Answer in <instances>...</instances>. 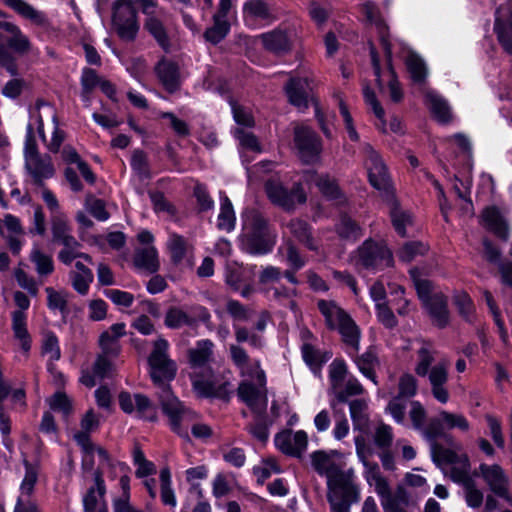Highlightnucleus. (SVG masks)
Instances as JSON below:
<instances>
[{"mask_svg": "<svg viewBox=\"0 0 512 512\" xmlns=\"http://www.w3.org/2000/svg\"><path fill=\"white\" fill-rule=\"evenodd\" d=\"M447 304V297H445L441 292L434 293L431 299L423 303L432 318L433 323L439 328H444L449 323V311Z\"/></svg>", "mask_w": 512, "mask_h": 512, "instance_id": "28", "label": "nucleus"}, {"mask_svg": "<svg viewBox=\"0 0 512 512\" xmlns=\"http://www.w3.org/2000/svg\"><path fill=\"white\" fill-rule=\"evenodd\" d=\"M112 26L122 40L128 42L135 40L140 26L137 21V12L131 0L115 1L113 4Z\"/></svg>", "mask_w": 512, "mask_h": 512, "instance_id": "10", "label": "nucleus"}, {"mask_svg": "<svg viewBox=\"0 0 512 512\" xmlns=\"http://www.w3.org/2000/svg\"><path fill=\"white\" fill-rule=\"evenodd\" d=\"M450 362L446 358L436 361V350L431 344L423 343L417 350L415 373L419 377H428L433 397L441 404L449 401L446 387L449 380Z\"/></svg>", "mask_w": 512, "mask_h": 512, "instance_id": "3", "label": "nucleus"}, {"mask_svg": "<svg viewBox=\"0 0 512 512\" xmlns=\"http://www.w3.org/2000/svg\"><path fill=\"white\" fill-rule=\"evenodd\" d=\"M479 471L490 490L497 496L512 504V496L508 492V478L499 465L481 464Z\"/></svg>", "mask_w": 512, "mask_h": 512, "instance_id": "22", "label": "nucleus"}, {"mask_svg": "<svg viewBox=\"0 0 512 512\" xmlns=\"http://www.w3.org/2000/svg\"><path fill=\"white\" fill-rule=\"evenodd\" d=\"M306 181L315 183V185L325 197L338 200L339 203L344 202L338 185L336 184L335 180L331 179L329 176L317 175L314 172H307Z\"/></svg>", "mask_w": 512, "mask_h": 512, "instance_id": "38", "label": "nucleus"}, {"mask_svg": "<svg viewBox=\"0 0 512 512\" xmlns=\"http://www.w3.org/2000/svg\"><path fill=\"white\" fill-rule=\"evenodd\" d=\"M294 142L300 158L305 163H312L318 159L322 150L321 141L308 126L298 125L295 127Z\"/></svg>", "mask_w": 512, "mask_h": 512, "instance_id": "17", "label": "nucleus"}, {"mask_svg": "<svg viewBox=\"0 0 512 512\" xmlns=\"http://www.w3.org/2000/svg\"><path fill=\"white\" fill-rule=\"evenodd\" d=\"M134 264L138 269L148 273H155L159 269L158 253L154 246L137 249Z\"/></svg>", "mask_w": 512, "mask_h": 512, "instance_id": "40", "label": "nucleus"}, {"mask_svg": "<svg viewBox=\"0 0 512 512\" xmlns=\"http://www.w3.org/2000/svg\"><path fill=\"white\" fill-rule=\"evenodd\" d=\"M161 501L164 505L175 507L177 504L174 490L172 489L171 473L169 468L161 469L160 475Z\"/></svg>", "mask_w": 512, "mask_h": 512, "instance_id": "51", "label": "nucleus"}, {"mask_svg": "<svg viewBox=\"0 0 512 512\" xmlns=\"http://www.w3.org/2000/svg\"><path fill=\"white\" fill-rule=\"evenodd\" d=\"M214 344L209 339L196 342L188 351L189 365L192 369L190 379L194 392L202 398L215 397L229 400L233 392L228 381L219 382L215 379L209 363L213 357Z\"/></svg>", "mask_w": 512, "mask_h": 512, "instance_id": "1", "label": "nucleus"}, {"mask_svg": "<svg viewBox=\"0 0 512 512\" xmlns=\"http://www.w3.org/2000/svg\"><path fill=\"white\" fill-rule=\"evenodd\" d=\"M229 354L240 375L256 381V384L243 381L238 387V396L252 409H265L267 406V380L260 360L251 359L247 351L240 345H230Z\"/></svg>", "mask_w": 512, "mask_h": 512, "instance_id": "2", "label": "nucleus"}, {"mask_svg": "<svg viewBox=\"0 0 512 512\" xmlns=\"http://www.w3.org/2000/svg\"><path fill=\"white\" fill-rule=\"evenodd\" d=\"M164 323L168 328L179 329L192 325L193 319L182 309L172 307L167 311Z\"/></svg>", "mask_w": 512, "mask_h": 512, "instance_id": "55", "label": "nucleus"}, {"mask_svg": "<svg viewBox=\"0 0 512 512\" xmlns=\"http://www.w3.org/2000/svg\"><path fill=\"white\" fill-rule=\"evenodd\" d=\"M327 487V498L333 512H349L351 504L359 499V492L352 478L342 481V484L335 483Z\"/></svg>", "mask_w": 512, "mask_h": 512, "instance_id": "18", "label": "nucleus"}, {"mask_svg": "<svg viewBox=\"0 0 512 512\" xmlns=\"http://www.w3.org/2000/svg\"><path fill=\"white\" fill-rule=\"evenodd\" d=\"M406 66L415 83H423L427 77V67L424 60L414 52L409 51L406 57Z\"/></svg>", "mask_w": 512, "mask_h": 512, "instance_id": "49", "label": "nucleus"}, {"mask_svg": "<svg viewBox=\"0 0 512 512\" xmlns=\"http://www.w3.org/2000/svg\"><path fill=\"white\" fill-rule=\"evenodd\" d=\"M409 405V418L412 423V427L421 433V435L430 443V449L432 448V440L427 436L426 431L429 429V422L425 425L427 412L421 402L413 400L408 403Z\"/></svg>", "mask_w": 512, "mask_h": 512, "instance_id": "39", "label": "nucleus"}, {"mask_svg": "<svg viewBox=\"0 0 512 512\" xmlns=\"http://www.w3.org/2000/svg\"><path fill=\"white\" fill-rule=\"evenodd\" d=\"M452 429L467 432L470 429V423L462 414L441 410L437 416L429 419V429L426 434L431 438L432 445L439 444L437 439L445 436V430Z\"/></svg>", "mask_w": 512, "mask_h": 512, "instance_id": "14", "label": "nucleus"}, {"mask_svg": "<svg viewBox=\"0 0 512 512\" xmlns=\"http://www.w3.org/2000/svg\"><path fill=\"white\" fill-rule=\"evenodd\" d=\"M264 48L274 54H281L289 50L290 44L286 33L273 30L260 35Z\"/></svg>", "mask_w": 512, "mask_h": 512, "instance_id": "42", "label": "nucleus"}, {"mask_svg": "<svg viewBox=\"0 0 512 512\" xmlns=\"http://www.w3.org/2000/svg\"><path fill=\"white\" fill-rule=\"evenodd\" d=\"M31 261L36 266L39 275H49L54 270L52 257L40 251L38 247H34L30 255Z\"/></svg>", "mask_w": 512, "mask_h": 512, "instance_id": "56", "label": "nucleus"}, {"mask_svg": "<svg viewBox=\"0 0 512 512\" xmlns=\"http://www.w3.org/2000/svg\"><path fill=\"white\" fill-rule=\"evenodd\" d=\"M167 246L174 262L178 263L185 257L187 241L183 236L176 233H170Z\"/></svg>", "mask_w": 512, "mask_h": 512, "instance_id": "57", "label": "nucleus"}, {"mask_svg": "<svg viewBox=\"0 0 512 512\" xmlns=\"http://www.w3.org/2000/svg\"><path fill=\"white\" fill-rule=\"evenodd\" d=\"M234 136L239 141L242 149L255 153H260L262 151L261 145L253 133L245 131L242 128H237L234 131Z\"/></svg>", "mask_w": 512, "mask_h": 512, "instance_id": "62", "label": "nucleus"}, {"mask_svg": "<svg viewBox=\"0 0 512 512\" xmlns=\"http://www.w3.org/2000/svg\"><path fill=\"white\" fill-rule=\"evenodd\" d=\"M12 330L15 338L20 341L23 351L28 352L31 348V338L27 330L25 312L14 311L12 313Z\"/></svg>", "mask_w": 512, "mask_h": 512, "instance_id": "43", "label": "nucleus"}, {"mask_svg": "<svg viewBox=\"0 0 512 512\" xmlns=\"http://www.w3.org/2000/svg\"><path fill=\"white\" fill-rule=\"evenodd\" d=\"M168 350V341L160 337L154 342L153 350L148 358L151 379L160 389L158 396L164 394L166 388L171 391L170 382L177 373V364L169 357Z\"/></svg>", "mask_w": 512, "mask_h": 512, "instance_id": "6", "label": "nucleus"}, {"mask_svg": "<svg viewBox=\"0 0 512 512\" xmlns=\"http://www.w3.org/2000/svg\"><path fill=\"white\" fill-rule=\"evenodd\" d=\"M274 443L282 453L300 458L308 446V435L304 430H284L276 434Z\"/></svg>", "mask_w": 512, "mask_h": 512, "instance_id": "21", "label": "nucleus"}, {"mask_svg": "<svg viewBox=\"0 0 512 512\" xmlns=\"http://www.w3.org/2000/svg\"><path fill=\"white\" fill-rule=\"evenodd\" d=\"M267 322L264 318H260L255 326L254 330H249L246 327L234 325V335L237 341L236 345L248 342L249 345L254 349H262L265 346V339L261 332L266 329Z\"/></svg>", "mask_w": 512, "mask_h": 512, "instance_id": "26", "label": "nucleus"}, {"mask_svg": "<svg viewBox=\"0 0 512 512\" xmlns=\"http://www.w3.org/2000/svg\"><path fill=\"white\" fill-rule=\"evenodd\" d=\"M454 304L459 314L467 321L473 322L475 307L470 296L464 291H458L454 294Z\"/></svg>", "mask_w": 512, "mask_h": 512, "instance_id": "53", "label": "nucleus"}, {"mask_svg": "<svg viewBox=\"0 0 512 512\" xmlns=\"http://www.w3.org/2000/svg\"><path fill=\"white\" fill-rule=\"evenodd\" d=\"M42 354L48 357V363H54L61 357L58 337L54 332H46L42 341Z\"/></svg>", "mask_w": 512, "mask_h": 512, "instance_id": "54", "label": "nucleus"}, {"mask_svg": "<svg viewBox=\"0 0 512 512\" xmlns=\"http://www.w3.org/2000/svg\"><path fill=\"white\" fill-rule=\"evenodd\" d=\"M159 401L164 414L169 418L171 429L179 436L188 438L189 426L194 424L197 414L185 407L167 388L164 394L159 395Z\"/></svg>", "mask_w": 512, "mask_h": 512, "instance_id": "8", "label": "nucleus"}, {"mask_svg": "<svg viewBox=\"0 0 512 512\" xmlns=\"http://www.w3.org/2000/svg\"><path fill=\"white\" fill-rule=\"evenodd\" d=\"M145 28L155 38V40L162 48H168L169 39L163 23L160 21L158 16L147 17L145 21Z\"/></svg>", "mask_w": 512, "mask_h": 512, "instance_id": "52", "label": "nucleus"}, {"mask_svg": "<svg viewBox=\"0 0 512 512\" xmlns=\"http://www.w3.org/2000/svg\"><path fill=\"white\" fill-rule=\"evenodd\" d=\"M367 408L366 401L362 399H355L349 403L350 415L355 428L366 425Z\"/></svg>", "mask_w": 512, "mask_h": 512, "instance_id": "61", "label": "nucleus"}, {"mask_svg": "<svg viewBox=\"0 0 512 512\" xmlns=\"http://www.w3.org/2000/svg\"><path fill=\"white\" fill-rule=\"evenodd\" d=\"M51 231L53 242L62 246H70L77 240L65 214L51 215Z\"/></svg>", "mask_w": 512, "mask_h": 512, "instance_id": "31", "label": "nucleus"}, {"mask_svg": "<svg viewBox=\"0 0 512 512\" xmlns=\"http://www.w3.org/2000/svg\"><path fill=\"white\" fill-rule=\"evenodd\" d=\"M329 381L336 398L340 402H347L351 396L360 395L364 388L359 380L348 371L343 359L336 358L329 365Z\"/></svg>", "mask_w": 512, "mask_h": 512, "instance_id": "9", "label": "nucleus"}, {"mask_svg": "<svg viewBox=\"0 0 512 512\" xmlns=\"http://www.w3.org/2000/svg\"><path fill=\"white\" fill-rule=\"evenodd\" d=\"M0 28L11 34L7 40L8 46L19 54H26L32 50V44L29 38L22 32L16 24L12 22H3Z\"/></svg>", "mask_w": 512, "mask_h": 512, "instance_id": "36", "label": "nucleus"}, {"mask_svg": "<svg viewBox=\"0 0 512 512\" xmlns=\"http://www.w3.org/2000/svg\"><path fill=\"white\" fill-rule=\"evenodd\" d=\"M230 31V23L228 20H218L213 18V26L205 31V38L212 44L221 42Z\"/></svg>", "mask_w": 512, "mask_h": 512, "instance_id": "58", "label": "nucleus"}, {"mask_svg": "<svg viewBox=\"0 0 512 512\" xmlns=\"http://www.w3.org/2000/svg\"><path fill=\"white\" fill-rule=\"evenodd\" d=\"M38 473L35 467L25 461V475L20 485L17 501H33L31 496L37 483Z\"/></svg>", "mask_w": 512, "mask_h": 512, "instance_id": "47", "label": "nucleus"}, {"mask_svg": "<svg viewBox=\"0 0 512 512\" xmlns=\"http://www.w3.org/2000/svg\"><path fill=\"white\" fill-rule=\"evenodd\" d=\"M483 225L497 237L507 240L509 231L507 223L496 207H487L482 213Z\"/></svg>", "mask_w": 512, "mask_h": 512, "instance_id": "35", "label": "nucleus"}, {"mask_svg": "<svg viewBox=\"0 0 512 512\" xmlns=\"http://www.w3.org/2000/svg\"><path fill=\"white\" fill-rule=\"evenodd\" d=\"M433 461L444 473H449L455 483L464 485L473 480L470 475V462L466 454H458L455 450L442 444H433L430 449Z\"/></svg>", "mask_w": 512, "mask_h": 512, "instance_id": "7", "label": "nucleus"}, {"mask_svg": "<svg viewBox=\"0 0 512 512\" xmlns=\"http://www.w3.org/2000/svg\"><path fill=\"white\" fill-rule=\"evenodd\" d=\"M3 2L22 18L29 20L34 25L43 28H47L50 25L46 14L37 10L25 0H3Z\"/></svg>", "mask_w": 512, "mask_h": 512, "instance_id": "27", "label": "nucleus"}, {"mask_svg": "<svg viewBox=\"0 0 512 512\" xmlns=\"http://www.w3.org/2000/svg\"><path fill=\"white\" fill-rule=\"evenodd\" d=\"M256 266H243L236 262L226 266L225 282L226 284L240 293L244 298L250 297L254 292L252 286L253 276Z\"/></svg>", "mask_w": 512, "mask_h": 512, "instance_id": "16", "label": "nucleus"}, {"mask_svg": "<svg viewBox=\"0 0 512 512\" xmlns=\"http://www.w3.org/2000/svg\"><path fill=\"white\" fill-rule=\"evenodd\" d=\"M265 190L272 203L285 209H291L296 204H302L306 201V194L301 184H294L288 191L281 183L275 180H269L265 184Z\"/></svg>", "mask_w": 512, "mask_h": 512, "instance_id": "15", "label": "nucleus"}, {"mask_svg": "<svg viewBox=\"0 0 512 512\" xmlns=\"http://www.w3.org/2000/svg\"><path fill=\"white\" fill-rule=\"evenodd\" d=\"M357 264L380 271L393 264L392 253L385 244L369 239L358 248Z\"/></svg>", "mask_w": 512, "mask_h": 512, "instance_id": "13", "label": "nucleus"}, {"mask_svg": "<svg viewBox=\"0 0 512 512\" xmlns=\"http://www.w3.org/2000/svg\"><path fill=\"white\" fill-rule=\"evenodd\" d=\"M289 232L309 250L317 251L318 245L311 236L308 224L300 219H293L287 224Z\"/></svg>", "mask_w": 512, "mask_h": 512, "instance_id": "44", "label": "nucleus"}, {"mask_svg": "<svg viewBox=\"0 0 512 512\" xmlns=\"http://www.w3.org/2000/svg\"><path fill=\"white\" fill-rule=\"evenodd\" d=\"M242 16L245 25L251 29L269 24L273 20L272 12L264 0H247L243 3Z\"/></svg>", "mask_w": 512, "mask_h": 512, "instance_id": "23", "label": "nucleus"}, {"mask_svg": "<svg viewBox=\"0 0 512 512\" xmlns=\"http://www.w3.org/2000/svg\"><path fill=\"white\" fill-rule=\"evenodd\" d=\"M242 222L240 239L243 249L252 255L271 252L276 235L271 233L263 216L255 210H247L242 214Z\"/></svg>", "mask_w": 512, "mask_h": 512, "instance_id": "4", "label": "nucleus"}, {"mask_svg": "<svg viewBox=\"0 0 512 512\" xmlns=\"http://www.w3.org/2000/svg\"><path fill=\"white\" fill-rule=\"evenodd\" d=\"M337 234L347 240H357L362 236V228L347 215L341 216L336 225Z\"/></svg>", "mask_w": 512, "mask_h": 512, "instance_id": "50", "label": "nucleus"}, {"mask_svg": "<svg viewBox=\"0 0 512 512\" xmlns=\"http://www.w3.org/2000/svg\"><path fill=\"white\" fill-rule=\"evenodd\" d=\"M418 392V381L414 375L405 373L398 381V393L388 403L386 411L392 416L397 424H405L406 409L409 399Z\"/></svg>", "mask_w": 512, "mask_h": 512, "instance_id": "11", "label": "nucleus"}, {"mask_svg": "<svg viewBox=\"0 0 512 512\" xmlns=\"http://www.w3.org/2000/svg\"><path fill=\"white\" fill-rule=\"evenodd\" d=\"M126 325L115 323L99 337V346L104 355L116 356L120 351L119 339L125 335Z\"/></svg>", "mask_w": 512, "mask_h": 512, "instance_id": "29", "label": "nucleus"}, {"mask_svg": "<svg viewBox=\"0 0 512 512\" xmlns=\"http://www.w3.org/2000/svg\"><path fill=\"white\" fill-rule=\"evenodd\" d=\"M236 216L230 199L224 192H220V212L217 218V228L221 231L231 232L235 228Z\"/></svg>", "mask_w": 512, "mask_h": 512, "instance_id": "41", "label": "nucleus"}, {"mask_svg": "<svg viewBox=\"0 0 512 512\" xmlns=\"http://www.w3.org/2000/svg\"><path fill=\"white\" fill-rule=\"evenodd\" d=\"M104 481L99 473L95 475V487L88 490L83 498L84 512H107L103 501L105 494Z\"/></svg>", "mask_w": 512, "mask_h": 512, "instance_id": "32", "label": "nucleus"}, {"mask_svg": "<svg viewBox=\"0 0 512 512\" xmlns=\"http://www.w3.org/2000/svg\"><path fill=\"white\" fill-rule=\"evenodd\" d=\"M364 155L370 184L377 190L387 191L389 176L382 158L370 145L364 147Z\"/></svg>", "mask_w": 512, "mask_h": 512, "instance_id": "20", "label": "nucleus"}, {"mask_svg": "<svg viewBox=\"0 0 512 512\" xmlns=\"http://www.w3.org/2000/svg\"><path fill=\"white\" fill-rule=\"evenodd\" d=\"M361 10L366 19L376 26L380 36V43L385 53V58L390 62L392 44L389 40L388 27L381 18L377 6L373 2L367 1L362 5Z\"/></svg>", "mask_w": 512, "mask_h": 512, "instance_id": "25", "label": "nucleus"}, {"mask_svg": "<svg viewBox=\"0 0 512 512\" xmlns=\"http://www.w3.org/2000/svg\"><path fill=\"white\" fill-rule=\"evenodd\" d=\"M428 250L427 246L421 242H408L398 252V257L403 262H411L418 255H423Z\"/></svg>", "mask_w": 512, "mask_h": 512, "instance_id": "64", "label": "nucleus"}, {"mask_svg": "<svg viewBox=\"0 0 512 512\" xmlns=\"http://www.w3.org/2000/svg\"><path fill=\"white\" fill-rule=\"evenodd\" d=\"M494 31L504 51L512 54V14L507 22L502 21L499 16H496Z\"/></svg>", "mask_w": 512, "mask_h": 512, "instance_id": "48", "label": "nucleus"}, {"mask_svg": "<svg viewBox=\"0 0 512 512\" xmlns=\"http://www.w3.org/2000/svg\"><path fill=\"white\" fill-rule=\"evenodd\" d=\"M154 71L159 82L169 93H173L180 88V68L173 60L165 57L161 58L155 65Z\"/></svg>", "mask_w": 512, "mask_h": 512, "instance_id": "24", "label": "nucleus"}, {"mask_svg": "<svg viewBox=\"0 0 512 512\" xmlns=\"http://www.w3.org/2000/svg\"><path fill=\"white\" fill-rule=\"evenodd\" d=\"M306 86H308L307 80L300 78L290 79L285 86L289 102L299 110H304L308 107Z\"/></svg>", "mask_w": 512, "mask_h": 512, "instance_id": "37", "label": "nucleus"}, {"mask_svg": "<svg viewBox=\"0 0 512 512\" xmlns=\"http://www.w3.org/2000/svg\"><path fill=\"white\" fill-rule=\"evenodd\" d=\"M317 308L324 318L326 328L337 331L343 344L356 348L357 336L361 330L352 317L334 300L320 299L317 301Z\"/></svg>", "mask_w": 512, "mask_h": 512, "instance_id": "5", "label": "nucleus"}, {"mask_svg": "<svg viewBox=\"0 0 512 512\" xmlns=\"http://www.w3.org/2000/svg\"><path fill=\"white\" fill-rule=\"evenodd\" d=\"M0 232L7 239L11 251L18 254L22 247L20 237L23 235L20 220L11 214L6 215L0 226Z\"/></svg>", "mask_w": 512, "mask_h": 512, "instance_id": "30", "label": "nucleus"}, {"mask_svg": "<svg viewBox=\"0 0 512 512\" xmlns=\"http://www.w3.org/2000/svg\"><path fill=\"white\" fill-rule=\"evenodd\" d=\"M135 411L138 417L154 421L156 419V409L150 399L143 394H135Z\"/></svg>", "mask_w": 512, "mask_h": 512, "instance_id": "59", "label": "nucleus"}, {"mask_svg": "<svg viewBox=\"0 0 512 512\" xmlns=\"http://www.w3.org/2000/svg\"><path fill=\"white\" fill-rule=\"evenodd\" d=\"M338 452L334 450H317L310 454V461L313 469L327 479V486L342 484V481L350 479L351 476L345 473L335 457Z\"/></svg>", "mask_w": 512, "mask_h": 512, "instance_id": "12", "label": "nucleus"}, {"mask_svg": "<svg viewBox=\"0 0 512 512\" xmlns=\"http://www.w3.org/2000/svg\"><path fill=\"white\" fill-rule=\"evenodd\" d=\"M361 332L357 336V346L352 348L349 344H344L345 353L353 360L359 372L377 384L375 370L379 366V359L374 347H369L367 350L358 355L360 350Z\"/></svg>", "mask_w": 512, "mask_h": 512, "instance_id": "19", "label": "nucleus"}, {"mask_svg": "<svg viewBox=\"0 0 512 512\" xmlns=\"http://www.w3.org/2000/svg\"><path fill=\"white\" fill-rule=\"evenodd\" d=\"M25 166L34 183L42 186L43 180L54 175V167L49 157L32 156L25 161Z\"/></svg>", "mask_w": 512, "mask_h": 512, "instance_id": "33", "label": "nucleus"}, {"mask_svg": "<svg viewBox=\"0 0 512 512\" xmlns=\"http://www.w3.org/2000/svg\"><path fill=\"white\" fill-rule=\"evenodd\" d=\"M45 292L47 294V306L48 308L55 312L58 311L63 318L69 313L67 299L68 293L66 291H57L52 287H46Z\"/></svg>", "mask_w": 512, "mask_h": 512, "instance_id": "46", "label": "nucleus"}, {"mask_svg": "<svg viewBox=\"0 0 512 512\" xmlns=\"http://www.w3.org/2000/svg\"><path fill=\"white\" fill-rule=\"evenodd\" d=\"M390 216L395 230L400 236L404 237L406 235V225L411 223V216L400 210L396 202L392 203Z\"/></svg>", "mask_w": 512, "mask_h": 512, "instance_id": "63", "label": "nucleus"}, {"mask_svg": "<svg viewBox=\"0 0 512 512\" xmlns=\"http://www.w3.org/2000/svg\"><path fill=\"white\" fill-rule=\"evenodd\" d=\"M117 468L123 473L119 480L121 489L120 494L113 499L114 512H134L135 509L130 504V477L127 475L128 467L124 463H118Z\"/></svg>", "mask_w": 512, "mask_h": 512, "instance_id": "34", "label": "nucleus"}, {"mask_svg": "<svg viewBox=\"0 0 512 512\" xmlns=\"http://www.w3.org/2000/svg\"><path fill=\"white\" fill-rule=\"evenodd\" d=\"M447 146L451 149H457L459 153L471 158L472 146L470 139L463 133H456L444 139Z\"/></svg>", "mask_w": 512, "mask_h": 512, "instance_id": "60", "label": "nucleus"}, {"mask_svg": "<svg viewBox=\"0 0 512 512\" xmlns=\"http://www.w3.org/2000/svg\"><path fill=\"white\" fill-rule=\"evenodd\" d=\"M426 101L435 118L442 123H446L451 118L450 108L445 99L434 91L426 92Z\"/></svg>", "mask_w": 512, "mask_h": 512, "instance_id": "45", "label": "nucleus"}]
</instances>
